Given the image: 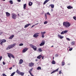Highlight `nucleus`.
<instances>
[{"mask_svg": "<svg viewBox=\"0 0 76 76\" xmlns=\"http://www.w3.org/2000/svg\"><path fill=\"white\" fill-rule=\"evenodd\" d=\"M65 64L64 62V60H63L62 62V66H64Z\"/></svg>", "mask_w": 76, "mask_h": 76, "instance_id": "nucleus-26", "label": "nucleus"}, {"mask_svg": "<svg viewBox=\"0 0 76 76\" xmlns=\"http://www.w3.org/2000/svg\"><path fill=\"white\" fill-rule=\"evenodd\" d=\"M26 8V4H25L23 5V9H25Z\"/></svg>", "mask_w": 76, "mask_h": 76, "instance_id": "nucleus-24", "label": "nucleus"}, {"mask_svg": "<svg viewBox=\"0 0 76 76\" xmlns=\"http://www.w3.org/2000/svg\"><path fill=\"white\" fill-rule=\"evenodd\" d=\"M34 63L32 62H31V63H29L28 64V66L29 67H32V66H34Z\"/></svg>", "mask_w": 76, "mask_h": 76, "instance_id": "nucleus-7", "label": "nucleus"}, {"mask_svg": "<svg viewBox=\"0 0 76 76\" xmlns=\"http://www.w3.org/2000/svg\"><path fill=\"white\" fill-rule=\"evenodd\" d=\"M53 9H51V12H53Z\"/></svg>", "mask_w": 76, "mask_h": 76, "instance_id": "nucleus-50", "label": "nucleus"}, {"mask_svg": "<svg viewBox=\"0 0 76 76\" xmlns=\"http://www.w3.org/2000/svg\"><path fill=\"white\" fill-rule=\"evenodd\" d=\"M31 24H26L24 28H27L29 26L31 25Z\"/></svg>", "mask_w": 76, "mask_h": 76, "instance_id": "nucleus-17", "label": "nucleus"}, {"mask_svg": "<svg viewBox=\"0 0 76 76\" xmlns=\"http://www.w3.org/2000/svg\"><path fill=\"white\" fill-rule=\"evenodd\" d=\"M23 60H22V59H21L20 60L19 63L20 64H22L23 63Z\"/></svg>", "mask_w": 76, "mask_h": 76, "instance_id": "nucleus-15", "label": "nucleus"}, {"mask_svg": "<svg viewBox=\"0 0 76 76\" xmlns=\"http://www.w3.org/2000/svg\"><path fill=\"white\" fill-rule=\"evenodd\" d=\"M6 0H3V1H5Z\"/></svg>", "mask_w": 76, "mask_h": 76, "instance_id": "nucleus-57", "label": "nucleus"}, {"mask_svg": "<svg viewBox=\"0 0 76 76\" xmlns=\"http://www.w3.org/2000/svg\"><path fill=\"white\" fill-rule=\"evenodd\" d=\"M32 2H30L28 3V5L29 6H31V5H32Z\"/></svg>", "mask_w": 76, "mask_h": 76, "instance_id": "nucleus-29", "label": "nucleus"}, {"mask_svg": "<svg viewBox=\"0 0 76 76\" xmlns=\"http://www.w3.org/2000/svg\"><path fill=\"white\" fill-rule=\"evenodd\" d=\"M2 76H7V75H6V74H2Z\"/></svg>", "mask_w": 76, "mask_h": 76, "instance_id": "nucleus-41", "label": "nucleus"}, {"mask_svg": "<svg viewBox=\"0 0 76 76\" xmlns=\"http://www.w3.org/2000/svg\"><path fill=\"white\" fill-rule=\"evenodd\" d=\"M18 2H20V0H18Z\"/></svg>", "mask_w": 76, "mask_h": 76, "instance_id": "nucleus-51", "label": "nucleus"}, {"mask_svg": "<svg viewBox=\"0 0 76 76\" xmlns=\"http://www.w3.org/2000/svg\"><path fill=\"white\" fill-rule=\"evenodd\" d=\"M66 39L67 40V41H70V40L69 38H66Z\"/></svg>", "mask_w": 76, "mask_h": 76, "instance_id": "nucleus-42", "label": "nucleus"}, {"mask_svg": "<svg viewBox=\"0 0 76 76\" xmlns=\"http://www.w3.org/2000/svg\"><path fill=\"white\" fill-rule=\"evenodd\" d=\"M54 47L53 46H52L51 47Z\"/></svg>", "mask_w": 76, "mask_h": 76, "instance_id": "nucleus-56", "label": "nucleus"}, {"mask_svg": "<svg viewBox=\"0 0 76 76\" xmlns=\"http://www.w3.org/2000/svg\"><path fill=\"white\" fill-rule=\"evenodd\" d=\"M16 16H17L16 14L15 13H13L12 14V19H16Z\"/></svg>", "mask_w": 76, "mask_h": 76, "instance_id": "nucleus-4", "label": "nucleus"}, {"mask_svg": "<svg viewBox=\"0 0 76 76\" xmlns=\"http://www.w3.org/2000/svg\"><path fill=\"white\" fill-rule=\"evenodd\" d=\"M14 36L15 35H12L10 37H9V39H12V38H13V37H14Z\"/></svg>", "mask_w": 76, "mask_h": 76, "instance_id": "nucleus-20", "label": "nucleus"}, {"mask_svg": "<svg viewBox=\"0 0 76 76\" xmlns=\"http://www.w3.org/2000/svg\"><path fill=\"white\" fill-rule=\"evenodd\" d=\"M16 73H17L18 75H20V72L18 70V69H17L16 71Z\"/></svg>", "mask_w": 76, "mask_h": 76, "instance_id": "nucleus-25", "label": "nucleus"}, {"mask_svg": "<svg viewBox=\"0 0 76 76\" xmlns=\"http://www.w3.org/2000/svg\"><path fill=\"white\" fill-rule=\"evenodd\" d=\"M2 59V56H1L0 57V61H1V60Z\"/></svg>", "mask_w": 76, "mask_h": 76, "instance_id": "nucleus-43", "label": "nucleus"}, {"mask_svg": "<svg viewBox=\"0 0 76 76\" xmlns=\"http://www.w3.org/2000/svg\"><path fill=\"white\" fill-rule=\"evenodd\" d=\"M24 72H20V75H21V76H23L24 75Z\"/></svg>", "mask_w": 76, "mask_h": 76, "instance_id": "nucleus-28", "label": "nucleus"}, {"mask_svg": "<svg viewBox=\"0 0 76 76\" xmlns=\"http://www.w3.org/2000/svg\"><path fill=\"white\" fill-rule=\"evenodd\" d=\"M1 42L0 43V45H3V43L4 42H6V40L5 39H2V40H1Z\"/></svg>", "mask_w": 76, "mask_h": 76, "instance_id": "nucleus-6", "label": "nucleus"}, {"mask_svg": "<svg viewBox=\"0 0 76 76\" xmlns=\"http://www.w3.org/2000/svg\"><path fill=\"white\" fill-rule=\"evenodd\" d=\"M46 14H47V15H51L50 14L49 12H47L46 13Z\"/></svg>", "mask_w": 76, "mask_h": 76, "instance_id": "nucleus-40", "label": "nucleus"}, {"mask_svg": "<svg viewBox=\"0 0 76 76\" xmlns=\"http://www.w3.org/2000/svg\"><path fill=\"white\" fill-rule=\"evenodd\" d=\"M56 57H58V54H56Z\"/></svg>", "mask_w": 76, "mask_h": 76, "instance_id": "nucleus-48", "label": "nucleus"}, {"mask_svg": "<svg viewBox=\"0 0 76 76\" xmlns=\"http://www.w3.org/2000/svg\"><path fill=\"white\" fill-rule=\"evenodd\" d=\"M9 2L11 4H13V1L12 0H10Z\"/></svg>", "mask_w": 76, "mask_h": 76, "instance_id": "nucleus-32", "label": "nucleus"}, {"mask_svg": "<svg viewBox=\"0 0 76 76\" xmlns=\"http://www.w3.org/2000/svg\"><path fill=\"white\" fill-rule=\"evenodd\" d=\"M49 6H50L51 8H53L54 7V5L53 4H51L49 5Z\"/></svg>", "mask_w": 76, "mask_h": 76, "instance_id": "nucleus-23", "label": "nucleus"}, {"mask_svg": "<svg viewBox=\"0 0 76 76\" xmlns=\"http://www.w3.org/2000/svg\"><path fill=\"white\" fill-rule=\"evenodd\" d=\"M13 67H15V65H13Z\"/></svg>", "mask_w": 76, "mask_h": 76, "instance_id": "nucleus-55", "label": "nucleus"}, {"mask_svg": "<svg viewBox=\"0 0 76 76\" xmlns=\"http://www.w3.org/2000/svg\"><path fill=\"white\" fill-rule=\"evenodd\" d=\"M58 37H59L60 39H62V38H64V37H63V36H61L59 34H58Z\"/></svg>", "mask_w": 76, "mask_h": 76, "instance_id": "nucleus-12", "label": "nucleus"}, {"mask_svg": "<svg viewBox=\"0 0 76 76\" xmlns=\"http://www.w3.org/2000/svg\"><path fill=\"white\" fill-rule=\"evenodd\" d=\"M50 0H46L44 2L43 4L45 5L48 1H50Z\"/></svg>", "mask_w": 76, "mask_h": 76, "instance_id": "nucleus-18", "label": "nucleus"}, {"mask_svg": "<svg viewBox=\"0 0 76 76\" xmlns=\"http://www.w3.org/2000/svg\"><path fill=\"white\" fill-rule=\"evenodd\" d=\"M33 69V68H31L30 69L29 73L30 75L32 74V73H31V72L32 71V69Z\"/></svg>", "mask_w": 76, "mask_h": 76, "instance_id": "nucleus-22", "label": "nucleus"}, {"mask_svg": "<svg viewBox=\"0 0 76 76\" xmlns=\"http://www.w3.org/2000/svg\"><path fill=\"white\" fill-rule=\"evenodd\" d=\"M19 46H22L23 45V44L22 43H21L19 44Z\"/></svg>", "mask_w": 76, "mask_h": 76, "instance_id": "nucleus-36", "label": "nucleus"}, {"mask_svg": "<svg viewBox=\"0 0 76 76\" xmlns=\"http://www.w3.org/2000/svg\"><path fill=\"white\" fill-rule=\"evenodd\" d=\"M8 57L10 58H11V56H12V54L10 53H7Z\"/></svg>", "mask_w": 76, "mask_h": 76, "instance_id": "nucleus-11", "label": "nucleus"}, {"mask_svg": "<svg viewBox=\"0 0 76 76\" xmlns=\"http://www.w3.org/2000/svg\"><path fill=\"white\" fill-rule=\"evenodd\" d=\"M16 44L14 43L13 44L10 45H9L8 46V47L7 48V50H10V49H11L12 48H13L14 47H15V45H16Z\"/></svg>", "mask_w": 76, "mask_h": 76, "instance_id": "nucleus-2", "label": "nucleus"}, {"mask_svg": "<svg viewBox=\"0 0 76 76\" xmlns=\"http://www.w3.org/2000/svg\"><path fill=\"white\" fill-rule=\"evenodd\" d=\"M36 61H38V59H36Z\"/></svg>", "mask_w": 76, "mask_h": 76, "instance_id": "nucleus-53", "label": "nucleus"}, {"mask_svg": "<svg viewBox=\"0 0 76 76\" xmlns=\"http://www.w3.org/2000/svg\"><path fill=\"white\" fill-rule=\"evenodd\" d=\"M73 18L74 20H76V16H74L73 17Z\"/></svg>", "mask_w": 76, "mask_h": 76, "instance_id": "nucleus-38", "label": "nucleus"}, {"mask_svg": "<svg viewBox=\"0 0 76 76\" xmlns=\"http://www.w3.org/2000/svg\"><path fill=\"white\" fill-rule=\"evenodd\" d=\"M11 57H12L13 58H15V56H14V55H11Z\"/></svg>", "mask_w": 76, "mask_h": 76, "instance_id": "nucleus-35", "label": "nucleus"}, {"mask_svg": "<svg viewBox=\"0 0 76 76\" xmlns=\"http://www.w3.org/2000/svg\"><path fill=\"white\" fill-rule=\"evenodd\" d=\"M39 33H35L33 35V37L34 38H38V37H39Z\"/></svg>", "mask_w": 76, "mask_h": 76, "instance_id": "nucleus-5", "label": "nucleus"}, {"mask_svg": "<svg viewBox=\"0 0 76 76\" xmlns=\"http://www.w3.org/2000/svg\"><path fill=\"white\" fill-rule=\"evenodd\" d=\"M6 14L7 17H9V16H10V14L7 12H6Z\"/></svg>", "mask_w": 76, "mask_h": 76, "instance_id": "nucleus-16", "label": "nucleus"}, {"mask_svg": "<svg viewBox=\"0 0 76 76\" xmlns=\"http://www.w3.org/2000/svg\"><path fill=\"white\" fill-rule=\"evenodd\" d=\"M75 41L72 42L71 43V45H75Z\"/></svg>", "mask_w": 76, "mask_h": 76, "instance_id": "nucleus-34", "label": "nucleus"}, {"mask_svg": "<svg viewBox=\"0 0 76 76\" xmlns=\"http://www.w3.org/2000/svg\"><path fill=\"white\" fill-rule=\"evenodd\" d=\"M68 48H70V46H69V47H68Z\"/></svg>", "mask_w": 76, "mask_h": 76, "instance_id": "nucleus-58", "label": "nucleus"}, {"mask_svg": "<svg viewBox=\"0 0 76 76\" xmlns=\"http://www.w3.org/2000/svg\"><path fill=\"white\" fill-rule=\"evenodd\" d=\"M28 49V48H24L22 52L23 53H25V52H26V51H27Z\"/></svg>", "mask_w": 76, "mask_h": 76, "instance_id": "nucleus-10", "label": "nucleus"}, {"mask_svg": "<svg viewBox=\"0 0 76 76\" xmlns=\"http://www.w3.org/2000/svg\"><path fill=\"white\" fill-rule=\"evenodd\" d=\"M38 23H36L35 25H34L35 26V25H38Z\"/></svg>", "mask_w": 76, "mask_h": 76, "instance_id": "nucleus-52", "label": "nucleus"}, {"mask_svg": "<svg viewBox=\"0 0 76 76\" xmlns=\"http://www.w3.org/2000/svg\"><path fill=\"white\" fill-rule=\"evenodd\" d=\"M35 26V25H33L31 27V28H33V27H34V26Z\"/></svg>", "mask_w": 76, "mask_h": 76, "instance_id": "nucleus-44", "label": "nucleus"}, {"mask_svg": "<svg viewBox=\"0 0 76 76\" xmlns=\"http://www.w3.org/2000/svg\"><path fill=\"white\" fill-rule=\"evenodd\" d=\"M52 64H56V62L54 60H53L52 61Z\"/></svg>", "mask_w": 76, "mask_h": 76, "instance_id": "nucleus-27", "label": "nucleus"}, {"mask_svg": "<svg viewBox=\"0 0 76 76\" xmlns=\"http://www.w3.org/2000/svg\"><path fill=\"white\" fill-rule=\"evenodd\" d=\"M67 8L68 9H73V7H71L70 6H69L67 7Z\"/></svg>", "mask_w": 76, "mask_h": 76, "instance_id": "nucleus-19", "label": "nucleus"}, {"mask_svg": "<svg viewBox=\"0 0 76 76\" xmlns=\"http://www.w3.org/2000/svg\"><path fill=\"white\" fill-rule=\"evenodd\" d=\"M37 70H41V67L40 66H38L37 69Z\"/></svg>", "mask_w": 76, "mask_h": 76, "instance_id": "nucleus-31", "label": "nucleus"}, {"mask_svg": "<svg viewBox=\"0 0 76 76\" xmlns=\"http://www.w3.org/2000/svg\"><path fill=\"white\" fill-rule=\"evenodd\" d=\"M72 50H73V48H69V51H72Z\"/></svg>", "mask_w": 76, "mask_h": 76, "instance_id": "nucleus-37", "label": "nucleus"}, {"mask_svg": "<svg viewBox=\"0 0 76 76\" xmlns=\"http://www.w3.org/2000/svg\"><path fill=\"white\" fill-rule=\"evenodd\" d=\"M54 57H53V60H54Z\"/></svg>", "mask_w": 76, "mask_h": 76, "instance_id": "nucleus-54", "label": "nucleus"}, {"mask_svg": "<svg viewBox=\"0 0 76 76\" xmlns=\"http://www.w3.org/2000/svg\"><path fill=\"white\" fill-rule=\"evenodd\" d=\"M41 57H42V55H40L37 57V58L40 59V58H41Z\"/></svg>", "mask_w": 76, "mask_h": 76, "instance_id": "nucleus-21", "label": "nucleus"}, {"mask_svg": "<svg viewBox=\"0 0 76 76\" xmlns=\"http://www.w3.org/2000/svg\"><path fill=\"white\" fill-rule=\"evenodd\" d=\"M18 15H19L18 14Z\"/></svg>", "mask_w": 76, "mask_h": 76, "instance_id": "nucleus-60", "label": "nucleus"}, {"mask_svg": "<svg viewBox=\"0 0 76 76\" xmlns=\"http://www.w3.org/2000/svg\"><path fill=\"white\" fill-rule=\"evenodd\" d=\"M0 69H1V67H0Z\"/></svg>", "mask_w": 76, "mask_h": 76, "instance_id": "nucleus-59", "label": "nucleus"}, {"mask_svg": "<svg viewBox=\"0 0 76 76\" xmlns=\"http://www.w3.org/2000/svg\"><path fill=\"white\" fill-rule=\"evenodd\" d=\"M45 33H46V32H45V31L44 32H41V34L42 35V38H44V34H45Z\"/></svg>", "mask_w": 76, "mask_h": 76, "instance_id": "nucleus-9", "label": "nucleus"}, {"mask_svg": "<svg viewBox=\"0 0 76 76\" xmlns=\"http://www.w3.org/2000/svg\"><path fill=\"white\" fill-rule=\"evenodd\" d=\"M44 44H45V41H44L43 42H42H42L39 44V45L40 46H43Z\"/></svg>", "mask_w": 76, "mask_h": 76, "instance_id": "nucleus-14", "label": "nucleus"}, {"mask_svg": "<svg viewBox=\"0 0 76 76\" xmlns=\"http://www.w3.org/2000/svg\"><path fill=\"white\" fill-rule=\"evenodd\" d=\"M61 71H59V74H61Z\"/></svg>", "mask_w": 76, "mask_h": 76, "instance_id": "nucleus-45", "label": "nucleus"}, {"mask_svg": "<svg viewBox=\"0 0 76 76\" xmlns=\"http://www.w3.org/2000/svg\"><path fill=\"white\" fill-rule=\"evenodd\" d=\"M41 57H42V60H43V59H44V56H42Z\"/></svg>", "mask_w": 76, "mask_h": 76, "instance_id": "nucleus-47", "label": "nucleus"}, {"mask_svg": "<svg viewBox=\"0 0 76 76\" xmlns=\"http://www.w3.org/2000/svg\"><path fill=\"white\" fill-rule=\"evenodd\" d=\"M9 69L10 70H12V67H11L10 68H9Z\"/></svg>", "mask_w": 76, "mask_h": 76, "instance_id": "nucleus-46", "label": "nucleus"}, {"mask_svg": "<svg viewBox=\"0 0 76 76\" xmlns=\"http://www.w3.org/2000/svg\"><path fill=\"white\" fill-rule=\"evenodd\" d=\"M30 46L31 47L34 51H36V50H37V47L35 46H34L32 44H30Z\"/></svg>", "mask_w": 76, "mask_h": 76, "instance_id": "nucleus-3", "label": "nucleus"}, {"mask_svg": "<svg viewBox=\"0 0 76 76\" xmlns=\"http://www.w3.org/2000/svg\"><path fill=\"white\" fill-rule=\"evenodd\" d=\"M68 32V30H65L64 31H62L61 33V35H63V34H66L67 32Z\"/></svg>", "mask_w": 76, "mask_h": 76, "instance_id": "nucleus-8", "label": "nucleus"}, {"mask_svg": "<svg viewBox=\"0 0 76 76\" xmlns=\"http://www.w3.org/2000/svg\"><path fill=\"white\" fill-rule=\"evenodd\" d=\"M45 19H47V14L45 13Z\"/></svg>", "mask_w": 76, "mask_h": 76, "instance_id": "nucleus-33", "label": "nucleus"}, {"mask_svg": "<svg viewBox=\"0 0 76 76\" xmlns=\"http://www.w3.org/2000/svg\"><path fill=\"white\" fill-rule=\"evenodd\" d=\"M59 68L57 69L56 70L53 71L52 72L50 73V74H53V73H54L55 72H58V70Z\"/></svg>", "mask_w": 76, "mask_h": 76, "instance_id": "nucleus-13", "label": "nucleus"}, {"mask_svg": "<svg viewBox=\"0 0 76 76\" xmlns=\"http://www.w3.org/2000/svg\"><path fill=\"white\" fill-rule=\"evenodd\" d=\"M48 22H47V21H45L44 22V24H47V23Z\"/></svg>", "mask_w": 76, "mask_h": 76, "instance_id": "nucleus-39", "label": "nucleus"}, {"mask_svg": "<svg viewBox=\"0 0 76 76\" xmlns=\"http://www.w3.org/2000/svg\"><path fill=\"white\" fill-rule=\"evenodd\" d=\"M3 64L4 65V64H5V62H3Z\"/></svg>", "mask_w": 76, "mask_h": 76, "instance_id": "nucleus-49", "label": "nucleus"}, {"mask_svg": "<svg viewBox=\"0 0 76 76\" xmlns=\"http://www.w3.org/2000/svg\"><path fill=\"white\" fill-rule=\"evenodd\" d=\"M71 24L68 21L64 22L63 23V25L64 27L66 28H67L70 26Z\"/></svg>", "mask_w": 76, "mask_h": 76, "instance_id": "nucleus-1", "label": "nucleus"}, {"mask_svg": "<svg viewBox=\"0 0 76 76\" xmlns=\"http://www.w3.org/2000/svg\"><path fill=\"white\" fill-rule=\"evenodd\" d=\"M38 51H39V52H42V50H41V48H39L38 49Z\"/></svg>", "mask_w": 76, "mask_h": 76, "instance_id": "nucleus-30", "label": "nucleus"}]
</instances>
